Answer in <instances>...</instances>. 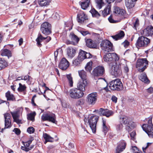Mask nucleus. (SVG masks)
Returning a JSON list of instances; mask_svg holds the SVG:
<instances>
[{"label":"nucleus","mask_w":153,"mask_h":153,"mask_svg":"<svg viewBox=\"0 0 153 153\" xmlns=\"http://www.w3.org/2000/svg\"><path fill=\"white\" fill-rule=\"evenodd\" d=\"M19 87L18 88V91L22 92L25 91L26 88V87L25 85H22L21 83L19 84Z\"/></svg>","instance_id":"de8ad7c7"},{"label":"nucleus","mask_w":153,"mask_h":153,"mask_svg":"<svg viewBox=\"0 0 153 153\" xmlns=\"http://www.w3.org/2000/svg\"><path fill=\"white\" fill-rule=\"evenodd\" d=\"M8 65V62L4 59L0 58V70L5 68Z\"/></svg>","instance_id":"7c9ffc66"},{"label":"nucleus","mask_w":153,"mask_h":153,"mask_svg":"<svg viewBox=\"0 0 153 153\" xmlns=\"http://www.w3.org/2000/svg\"><path fill=\"white\" fill-rule=\"evenodd\" d=\"M100 45L102 50L105 52H109L113 50V44L108 40H104L102 41Z\"/></svg>","instance_id":"6e6552de"},{"label":"nucleus","mask_w":153,"mask_h":153,"mask_svg":"<svg viewBox=\"0 0 153 153\" xmlns=\"http://www.w3.org/2000/svg\"><path fill=\"white\" fill-rule=\"evenodd\" d=\"M70 97L73 99H78L82 97L83 95V92L77 88L71 89L69 91Z\"/></svg>","instance_id":"0eeeda50"},{"label":"nucleus","mask_w":153,"mask_h":153,"mask_svg":"<svg viewBox=\"0 0 153 153\" xmlns=\"http://www.w3.org/2000/svg\"><path fill=\"white\" fill-rule=\"evenodd\" d=\"M143 33L146 36H153V27L152 26H148L143 30Z\"/></svg>","instance_id":"a211bd4d"},{"label":"nucleus","mask_w":153,"mask_h":153,"mask_svg":"<svg viewBox=\"0 0 153 153\" xmlns=\"http://www.w3.org/2000/svg\"><path fill=\"white\" fill-rule=\"evenodd\" d=\"M112 56L113 60L114 59V62H120L119 61V57L117 54L115 53H112Z\"/></svg>","instance_id":"3c124183"},{"label":"nucleus","mask_w":153,"mask_h":153,"mask_svg":"<svg viewBox=\"0 0 153 153\" xmlns=\"http://www.w3.org/2000/svg\"><path fill=\"white\" fill-rule=\"evenodd\" d=\"M90 0H87L83 2H79V4L80 5L81 8L83 10L86 9L90 5Z\"/></svg>","instance_id":"a878e982"},{"label":"nucleus","mask_w":153,"mask_h":153,"mask_svg":"<svg viewBox=\"0 0 153 153\" xmlns=\"http://www.w3.org/2000/svg\"><path fill=\"white\" fill-rule=\"evenodd\" d=\"M97 92H93L89 94L87 97V101L90 104L94 105L97 100Z\"/></svg>","instance_id":"9b49d317"},{"label":"nucleus","mask_w":153,"mask_h":153,"mask_svg":"<svg viewBox=\"0 0 153 153\" xmlns=\"http://www.w3.org/2000/svg\"><path fill=\"white\" fill-rule=\"evenodd\" d=\"M126 145V143L124 140H121L116 149V153H120L123 151L125 149Z\"/></svg>","instance_id":"2eb2a0df"},{"label":"nucleus","mask_w":153,"mask_h":153,"mask_svg":"<svg viewBox=\"0 0 153 153\" xmlns=\"http://www.w3.org/2000/svg\"><path fill=\"white\" fill-rule=\"evenodd\" d=\"M1 55L2 56H7L8 58L11 56V51L7 49H4L1 51Z\"/></svg>","instance_id":"f704fd0d"},{"label":"nucleus","mask_w":153,"mask_h":153,"mask_svg":"<svg viewBox=\"0 0 153 153\" xmlns=\"http://www.w3.org/2000/svg\"><path fill=\"white\" fill-rule=\"evenodd\" d=\"M66 77L68 80L69 85L71 87H72L73 86V82L71 74H67L66 75Z\"/></svg>","instance_id":"a18cd8bd"},{"label":"nucleus","mask_w":153,"mask_h":153,"mask_svg":"<svg viewBox=\"0 0 153 153\" xmlns=\"http://www.w3.org/2000/svg\"><path fill=\"white\" fill-rule=\"evenodd\" d=\"M47 39L48 40V42H49L51 40V38L50 36L44 37L41 34H39L38 37L36 39L38 46L39 47H41L42 45L41 42L44 39Z\"/></svg>","instance_id":"aec40b11"},{"label":"nucleus","mask_w":153,"mask_h":153,"mask_svg":"<svg viewBox=\"0 0 153 153\" xmlns=\"http://www.w3.org/2000/svg\"><path fill=\"white\" fill-rule=\"evenodd\" d=\"M146 91L149 94H152L153 92V88L150 87L146 89Z\"/></svg>","instance_id":"0e129e2a"},{"label":"nucleus","mask_w":153,"mask_h":153,"mask_svg":"<svg viewBox=\"0 0 153 153\" xmlns=\"http://www.w3.org/2000/svg\"><path fill=\"white\" fill-rule=\"evenodd\" d=\"M114 10V13L117 15H123L125 13V11L123 9H120L117 7H115Z\"/></svg>","instance_id":"2f4dec72"},{"label":"nucleus","mask_w":153,"mask_h":153,"mask_svg":"<svg viewBox=\"0 0 153 153\" xmlns=\"http://www.w3.org/2000/svg\"><path fill=\"white\" fill-rule=\"evenodd\" d=\"M51 2L50 0H38V4L41 7L48 6Z\"/></svg>","instance_id":"cd10ccee"},{"label":"nucleus","mask_w":153,"mask_h":153,"mask_svg":"<svg viewBox=\"0 0 153 153\" xmlns=\"http://www.w3.org/2000/svg\"><path fill=\"white\" fill-rule=\"evenodd\" d=\"M71 40L74 42L78 43L79 41V38L73 33H71L69 35Z\"/></svg>","instance_id":"4c0bfd02"},{"label":"nucleus","mask_w":153,"mask_h":153,"mask_svg":"<svg viewBox=\"0 0 153 153\" xmlns=\"http://www.w3.org/2000/svg\"><path fill=\"white\" fill-rule=\"evenodd\" d=\"M98 119L99 117L96 115H93L88 118V122L93 133L96 132L97 123Z\"/></svg>","instance_id":"20e7f679"},{"label":"nucleus","mask_w":153,"mask_h":153,"mask_svg":"<svg viewBox=\"0 0 153 153\" xmlns=\"http://www.w3.org/2000/svg\"><path fill=\"white\" fill-rule=\"evenodd\" d=\"M31 77L29 75H26L25 76H23V80H27V81H29L31 79Z\"/></svg>","instance_id":"680f3d73"},{"label":"nucleus","mask_w":153,"mask_h":153,"mask_svg":"<svg viewBox=\"0 0 153 153\" xmlns=\"http://www.w3.org/2000/svg\"><path fill=\"white\" fill-rule=\"evenodd\" d=\"M69 63L67 59L65 58H63L61 60L59 66L61 69L65 70L69 67Z\"/></svg>","instance_id":"dca6fc26"},{"label":"nucleus","mask_w":153,"mask_h":153,"mask_svg":"<svg viewBox=\"0 0 153 153\" xmlns=\"http://www.w3.org/2000/svg\"><path fill=\"white\" fill-rule=\"evenodd\" d=\"M110 88L113 90L120 91L123 88V84L119 79H116L109 83Z\"/></svg>","instance_id":"423d86ee"},{"label":"nucleus","mask_w":153,"mask_h":153,"mask_svg":"<svg viewBox=\"0 0 153 153\" xmlns=\"http://www.w3.org/2000/svg\"><path fill=\"white\" fill-rule=\"evenodd\" d=\"M86 45L89 48H97V44L91 39H89L86 41Z\"/></svg>","instance_id":"b1692460"},{"label":"nucleus","mask_w":153,"mask_h":153,"mask_svg":"<svg viewBox=\"0 0 153 153\" xmlns=\"http://www.w3.org/2000/svg\"><path fill=\"white\" fill-rule=\"evenodd\" d=\"M111 11V6L108 5L105 8L103 11H101L103 16L105 17L110 13Z\"/></svg>","instance_id":"bb28decb"},{"label":"nucleus","mask_w":153,"mask_h":153,"mask_svg":"<svg viewBox=\"0 0 153 153\" xmlns=\"http://www.w3.org/2000/svg\"><path fill=\"white\" fill-rule=\"evenodd\" d=\"M96 1L97 4V7L99 9H101L104 5V3L102 0H96Z\"/></svg>","instance_id":"ea45409f"},{"label":"nucleus","mask_w":153,"mask_h":153,"mask_svg":"<svg viewBox=\"0 0 153 153\" xmlns=\"http://www.w3.org/2000/svg\"><path fill=\"white\" fill-rule=\"evenodd\" d=\"M105 73V69L103 66L97 67L93 71V74L94 76H101Z\"/></svg>","instance_id":"f8f14e48"},{"label":"nucleus","mask_w":153,"mask_h":153,"mask_svg":"<svg viewBox=\"0 0 153 153\" xmlns=\"http://www.w3.org/2000/svg\"><path fill=\"white\" fill-rule=\"evenodd\" d=\"M120 64H121V67L123 69V71L126 73H128L129 71V68L127 64V61L124 59L120 60Z\"/></svg>","instance_id":"5701e85b"},{"label":"nucleus","mask_w":153,"mask_h":153,"mask_svg":"<svg viewBox=\"0 0 153 153\" xmlns=\"http://www.w3.org/2000/svg\"><path fill=\"white\" fill-rule=\"evenodd\" d=\"M27 131L29 133L32 134L34 132V129L33 127H30L28 128L27 130Z\"/></svg>","instance_id":"5fc2aeb1"},{"label":"nucleus","mask_w":153,"mask_h":153,"mask_svg":"<svg viewBox=\"0 0 153 153\" xmlns=\"http://www.w3.org/2000/svg\"><path fill=\"white\" fill-rule=\"evenodd\" d=\"M84 103V101L83 100H80L76 102V105H83Z\"/></svg>","instance_id":"bf43d9fd"},{"label":"nucleus","mask_w":153,"mask_h":153,"mask_svg":"<svg viewBox=\"0 0 153 153\" xmlns=\"http://www.w3.org/2000/svg\"><path fill=\"white\" fill-rule=\"evenodd\" d=\"M67 55L69 58H72L75 56L76 50L72 47H68L67 49Z\"/></svg>","instance_id":"4be33fe9"},{"label":"nucleus","mask_w":153,"mask_h":153,"mask_svg":"<svg viewBox=\"0 0 153 153\" xmlns=\"http://www.w3.org/2000/svg\"><path fill=\"white\" fill-rule=\"evenodd\" d=\"M13 131L15 132V133L17 135L20 134L21 132V131L20 129L16 128H15L13 130Z\"/></svg>","instance_id":"052dcab7"},{"label":"nucleus","mask_w":153,"mask_h":153,"mask_svg":"<svg viewBox=\"0 0 153 153\" xmlns=\"http://www.w3.org/2000/svg\"><path fill=\"white\" fill-rule=\"evenodd\" d=\"M149 62L146 58L139 59L137 62L136 67L138 68V71L142 72L148 66Z\"/></svg>","instance_id":"7ed1b4c3"},{"label":"nucleus","mask_w":153,"mask_h":153,"mask_svg":"<svg viewBox=\"0 0 153 153\" xmlns=\"http://www.w3.org/2000/svg\"><path fill=\"white\" fill-rule=\"evenodd\" d=\"M125 34L124 32L122 30L120 31V32L115 36H112L111 37L115 40L120 39L124 36Z\"/></svg>","instance_id":"c85d7f7f"},{"label":"nucleus","mask_w":153,"mask_h":153,"mask_svg":"<svg viewBox=\"0 0 153 153\" xmlns=\"http://www.w3.org/2000/svg\"><path fill=\"white\" fill-rule=\"evenodd\" d=\"M41 30L42 33L45 35L50 34L51 33V24L47 22L42 23L41 25Z\"/></svg>","instance_id":"1a4fd4ad"},{"label":"nucleus","mask_w":153,"mask_h":153,"mask_svg":"<svg viewBox=\"0 0 153 153\" xmlns=\"http://www.w3.org/2000/svg\"><path fill=\"white\" fill-rule=\"evenodd\" d=\"M36 115V113L35 112L31 113L27 115V119L28 120H30L33 121L34 120V117Z\"/></svg>","instance_id":"37998d69"},{"label":"nucleus","mask_w":153,"mask_h":153,"mask_svg":"<svg viewBox=\"0 0 153 153\" xmlns=\"http://www.w3.org/2000/svg\"><path fill=\"white\" fill-rule=\"evenodd\" d=\"M137 0H125L126 6L128 9H131L134 6Z\"/></svg>","instance_id":"393cba45"},{"label":"nucleus","mask_w":153,"mask_h":153,"mask_svg":"<svg viewBox=\"0 0 153 153\" xmlns=\"http://www.w3.org/2000/svg\"><path fill=\"white\" fill-rule=\"evenodd\" d=\"M123 128V125L122 123L117 124L116 125V128L118 132H121Z\"/></svg>","instance_id":"09e8293b"},{"label":"nucleus","mask_w":153,"mask_h":153,"mask_svg":"<svg viewBox=\"0 0 153 153\" xmlns=\"http://www.w3.org/2000/svg\"><path fill=\"white\" fill-rule=\"evenodd\" d=\"M78 74L79 76L81 79V80H87L86 73L83 70L79 71Z\"/></svg>","instance_id":"473e14b6"},{"label":"nucleus","mask_w":153,"mask_h":153,"mask_svg":"<svg viewBox=\"0 0 153 153\" xmlns=\"http://www.w3.org/2000/svg\"><path fill=\"white\" fill-rule=\"evenodd\" d=\"M87 84V80H80L79 81L77 84L78 89H79L81 91H85V88Z\"/></svg>","instance_id":"f3484780"},{"label":"nucleus","mask_w":153,"mask_h":153,"mask_svg":"<svg viewBox=\"0 0 153 153\" xmlns=\"http://www.w3.org/2000/svg\"><path fill=\"white\" fill-rule=\"evenodd\" d=\"M151 144V143H147V145L146 147H143V151L144 153H146V149L148 148V146Z\"/></svg>","instance_id":"338daca9"},{"label":"nucleus","mask_w":153,"mask_h":153,"mask_svg":"<svg viewBox=\"0 0 153 153\" xmlns=\"http://www.w3.org/2000/svg\"><path fill=\"white\" fill-rule=\"evenodd\" d=\"M108 20L109 22L112 23H114L116 22V21L114 20L112 18V16L111 15L108 18Z\"/></svg>","instance_id":"e2e57ef3"},{"label":"nucleus","mask_w":153,"mask_h":153,"mask_svg":"<svg viewBox=\"0 0 153 153\" xmlns=\"http://www.w3.org/2000/svg\"><path fill=\"white\" fill-rule=\"evenodd\" d=\"M132 153H142V152L139 150L136 146L132 147Z\"/></svg>","instance_id":"603ef678"},{"label":"nucleus","mask_w":153,"mask_h":153,"mask_svg":"<svg viewBox=\"0 0 153 153\" xmlns=\"http://www.w3.org/2000/svg\"><path fill=\"white\" fill-rule=\"evenodd\" d=\"M110 66H111L113 72V75L115 77H117L122 74L121 70V64H120V62H114L110 63L109 64Z\"/></svg>","instance_id":"f257e3e1"},{"label":"nucleus","mask_w":153,"mask_h":153,"mask_svg":"<svg viewBox=\"0 0 153 153\" xmlns=\"http://www.w3.org/2000/svg\"><path fill=\"white\" fill-rule=\"evenodd\" d=\"M5 119V128H8L11 126V116L10 114L7 113L4 114Z\"/></svg>","instance_id":"4468645a"},{"label":"nucleus","mask_w":153,"mask_h":153,"mask_svg":"<svg viewBox=\"0 0 153 153\" xmlns=\"http://www.w3.org/2000/svg\"><path fill=\"white\" fill-rule=\"evenodd\" d=\"M92 62L90 61L88 62L85 67V68L87 71H90L92 69Z\"/></svg>","instance_id":"a19ab883"},{"label":"nucleus","mask_w":153,"mask_h":153,"mask_svg":"<svg viewBox=\"0 0 153 153\" xmlns=\"http://www.w3.org/2000/svg\"><path fill=\"white\" fill-rule=\"evenodd\" d=\"M95 111L100 116H105L107 117H108L113 114L112 111L108 109H104L102 108H100L99 110H95Z\"/></svg>","instance_id":"ddd939ff"},{"label":"nucleus","mask_w":153,"mask_h":153,"mask_svg":"<svg viewBox=\"0 0 153 153\" xmlns=\"http://www.w3.org/2000/svg\"><path fill=\"white\" fill-rule=\"evenodd\" d=\"M130 135L131 137V140L134 141L135 140V137L136 135V132L135 131H133L130 133Z\"/></svg>","instance_id":"6e6d98bb"},{"label":"nucleus","mask_w":153,"mask_h":153,"mask_svg":"<svg viewBox=\"0 0 153 153\" xmlns=\"http://www.w3.org/2000/svg\"><path fill=\"white\" fill-rule=\"evenodd\" d=\"M43 136L45 140L44 142L45 144H46L47 142H52L54 140V139L53 137H52L46 133L43 134Z\"/></svg>","instance_id":"c756f323"},{"label":"nucleus","mask_w":153,"mask_h":153,"mask_svg":"<svg viewBox=\"0 0 153 153\" xmlns=\"http://www.w3.org/2000/svg\"><path fill=\"white\" fill-rule=\"evenodd\" d=\"M24 146H22V149L26 152H28L33 148V146L29 147L30 145L27 142L24 143Z\"/></svg>","instance_id":"58836bf2"},{"label":"nucleus","mask_w":153,"mask_h":153,"mask_svg":"<svg viewBox=\"0 0 153 153\" xmlns=\"http://www.w3.org/2000/svg\"><path fill=\"white\" fill-rule=\"evenodd\" d=\"M133 129L136 126V125L132 121L128 122V124Z\"/></svg>","instance_id":"4d7b16f0"},{"label":"nucleus","mask_w":153,"mask_h":153,"mask_svg":"<svg viewBox=\"0 0 153 153\" xmlns=\"http://www.w3.org/2000/svg\"><path fill=\"white\" fill-rule=\"evenodd\" d=\"M82 61V60H81L80 59L77 57V58L74 61H73V63L74 65H77L80 64Z\"/></svg>","instance_id":"864d4df0"},{"label":"nucleus","mask_w":153,"mask_h":153,"mask_svg":"<svg viewBox=\"0 0 153 153\" xmlns=\"http://www.w3.org/2000/svg\"><path fill=\"white\" fill-rule=\"evenodd\" d=\"M85 53H86V52L83 51H81L79 53V55L78 56V58L80 59L81 60L83 61L85 59Z\"/></svg>","instance_id":"79ce46f5"},{"label":"nucleus","mask_w":153,"mask_h":153,"mask_svg":"<svg viewBox=\"0 0 153 153\" xmlns=\"http://www.w3.org/2000/svg\"><path fill=\"white\" fill-rule=\"evenodd\" d=\"M103 59L104 61L106 62H110L113 61L112 53H109L104 55Z\"/></svg>","instance_id":"c9c22d12"},{"label":"nucleus","mask_w":153,"mask_h":153,"mask_svg":"<svg viewBox=\"0 0 153 153\" xmlns=\"http://www.w3.org/2000/svg\"><path fill=\"white\" fill-rule=\"evenodd\" d=\"M140 79L145 83H149V80L148 79L146 74L144 73L141 74L139 77Z\"/></svg>","instance_id":"72a5a7b5"},{"label":"nucleus","mask_w":153,"mask_h":153,"mask_svg":"<svg viewBox=\"0 0 153 153\" xmlns=\"http://www.w3.org/2000/svg\"><path fill=\"white\" fill-rule=\"evenodd\" d=\"M120 122L121 123H123L124 124H128V118L127 117L124 116L120 118Z\"/></svg>","instance_id":"c03bdc74"},{"label":"nucleus","mask_w":153,"mask_h":153,"mask_svg":"<svg viewBox=\"0 0 153 153\" xmlns=\"http://www.w3.org/2000/svg\"><path fill=\"white\" fill-rule=\"evenodd\" d=\"M148 124H144L142 128L148 134L149 137L153 138V125L152 123V118H150L148 120Z\"/></svg>","instance_id":"f03ea898"},{"label":"nucleus","mask_w":153,"mask_h":153,"mask_svg":"<svg viewBox=\"0 0 153 153\" xmlns=\"http://www.w3.org/2000/svg\"><path fill=\"white\" fill-rule=\"evenodd\" d=\"M151 144V143H147V145L146 147H143V151L144 153H146V149L148 148V146Z\"/></svg>","instance_id":"774afa93"},{"label":"nucleus","mask_w":153,"mask_h":153,"mask_svg":"<svg viewBox=\"0 0 153 153\" xmlns=\"http://www.w3.org/2000/svg\"><path fill=\"white\" fill-rule=\"evenodd\" d=\"M78 22L80 23H83L88 19V16L83 12H81L77 14Z\"/></svg>","instance_id":"412c9836"},{"label":"nucleus","mask_w":153,"mask_h":153,"mask_svg":"<svg viewBox=\"0 0 153 153\" xmlns=\"http://www.w3.org/2000/svg\"><path fill=\"white\" fill-rule=\"evenodd\" d=\"M150 40L147 37L144 36H139L136 44L137 47H142L145 48L149 44Z\"/></svg>","instance_id":"39448f33"},{"label":"nucleus","mask_w":153,"mask_h":153,"mask_svg":"<svg viewBox=\"0 0 153 153\" xmlns=\"http://www.w3.org/2000/svg\"><path fill=\"white\" fill-rule=\"evenodd\" d=\"M56 119L55 114L53 113L43 114L41 117V119L43 121H48L54 123H56L57 122Z\"/></svg>","instance_id":"9d476101"},{"label":"nucleus","mask_w":153,"mask_h":153,"mask_svg":"<svg viewBox=\"0 0 153 153\" xmlns=\"http://www.w3.org/2000/svg\"><path fill=\"white\" fill-rule=\"evenodd\" d=\"M5 96L8 101H14L15 98L13 95L10 93V91H8L5 94Z\"/></svg>","instance_id":"e433bc0d"},{"label":"nucleus","mask_w":153,"mask_h":153,"mask_svg":"<svg viewBox=\"0 0 153 153\" xmlns=\"http://www.w3.org/2000/svg\"><path fill=\"white\" fill-rule=\"evenodd\" d=\"M90 12L93 17H99L100 16V14L94 9H92Z\"/></svg>","instance_id":"49530a36"},{"label":"nucleus","mask_w":153,"mask_h":153,"mask_svg":"<svg viewBox=\"0 0 153 153\" xmlns=\"http://www.w3.org/2000/svg\"><path fill=\"white\" fill-rule=\"evenodd\" d=\"M85 54V59L86 58H89L92 57V55L90 53L86 52Z\"/></svg>","instance_id":"69168bd1"},{"label":"nucleus","mask_w":153,"mask_h":153,"mask_svg":"<svg viewBox=\"0 0 153 153\" xmlns=\"http://www.w3.org/2000/svg\"><path fill=\"white\" fill-rule=\"evenodd\" d=\"M139 20L138 19H137L135 22L134 23V27L135 28L139 26Z\"/></svg>","instance_id":"13d9d810"},{"label":"nucleus","mask_w":153,"mask_h":153,"mask_svg":"<svg viewBox=\"0 0 153 153\" xmlns=\"http://www.w3.org/2000/svg\"><path fill=\"white\" fill-rule=\"evenodd\" d=\"M11 114L13 119V121L16 122L17 124L22 123L21 120L19 119L20 115L18 111L11 112Z\"/></svg>","instance_id":"6ab92c4d"},{"label":"nucleus","mask_w":153,"mask_h":153,"mask_svg":"<svg viewBox=\"0 0 153 153\" xmlns=\"http://www.w3.org/2000/svg\"><path fill=\"white\" fill-rule=\"evenodd\" d=\"M102 123H103V125H102V129L103 131L104 132V133L105 134L106 133L108 130V127L106 125V121L104 120H102Z\"/></svg>","instance_id":"8fccbe9b"}]
</instances>
